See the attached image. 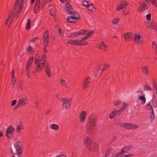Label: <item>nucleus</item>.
Here are the masks:
<instances>
[{
    "mask_svg": "<svg viewBox=\"0 0 157 157\" xmlns=\"http://www.w3.org/2000/svg\"><path fill=\"white\" fill-rule=\"evenodd\" d=\"M31 22V20L29 18L27 20V22L26 26V29L27 30H29L30 27V24Z\"/></svg>",
    "mask_w": 157,
    "mask_h": 157,
    "instance_id": "nucleus-34",
    "label": "nucleus"
},
{
    "mask_svg": "<svg viewBox=\"0 0 157 157\" xmlns=\"http://www.w3.org/2000/svg\"><path fill=\"white\" fill-rule=\"evenodd\" d=\"M143 74L146 76H148L149 75L148 66L147 65L143 66L141 67Z\"/></svg>",
    "mask_w": 157,
    "mask_h": 157,
    "instance_id": "nucleus-11",
    "label": "nucleus"
},
{
    "mask_svg": "<svg viewBox=\"0 0 157 157\" xmlns=\"http://www.w3.org/2000/svg\"><path fill=\"white\" fill-rule=\"evenodd\" d=\"M18 88L21 91L23 90V83L21 81L18 84Z\"/></svg>",
    "mask_w": 157,
    "mask_h": 157,
    "instance_id": "nucleus-39",
    "label": "nucleus"
},
{
    "mask_svg": "<svg viewBox=\"0 0 157 157\" xmlns=\"http://www.w3.org/2000/svg\"><path fill=\"white\" fill-rule=\"evenodd\" d=\"M46 56V54H44L41 56L40 64L43 65L44 66L45 72L49 78L51 77V75L50 73V66L48 62H45V57Z\"/></svg>",
    "mask_w": 157,
    "mask_h": 157,
    "instance_id": "nucleus-4",
    "label": "nucleus"
},
{
    "mask_svg": "<svg viewBox=\"0 0 157 157\" xmlns=\"http://www.w3.org/2000/svg\"><path fill=\"white\" fill-rule=\"evenodd\" d=\"M34 59L33 57H31L29 60L28 62L27 63L26 65V67L27 68H29L30 67L33 63Z\"/></svg>",
    "mask_w": 157,
    "mask_h": 157,
    "instance_id": "nucleus-26",
    "label": "nucleus"
},
{
    "mask_svg": "<svg viewBox=\"0 0 157 157\" xmlns=\"http://www.w3.org/2000/svg\"><path fill=\"white\" fill-rule=\"evenodd\" d=\"M43 40L44 42V44H48L49 42V36L48 30L46 31L44 34Z\"/></svg>",
    "mask_w": 157,
    "mask_h": 157,
    "instance_id": "nucleus-15",
    "label": "nucleus"
},
{
    "mask_svg": "<svg viewBox=\"0 0 157 157\" xmlns=\"http://www.w3.org/2000/svg\"><path fill=\"white\" fill-rule=\"evenodd\" d=\"M103 72V71H102L101 69L99 67L96 72L95 76L100 77Z\"/></svg>",
    "mask_w": 157,
    "mask_h": 157,
    "instance_id": "nucleus-27",
    "label": "nucleus"
},
{
    "mask_svg": "<svg viewBox=\"0 0 157 157\" xmlns=\"http://www.w3.org/2000/svg\"><path fill=\"white\" fill-rule=\"evenodd\" d=\"M86 113L85 111H82L81 112L79 115V119L81 122L83 123L86 121Z\"/></svg>",
    "mask_w": 157,
    "mask_h": 157,
    "instance_id": "nucleus-14",
    "label": "nucleus"
},
{
    "mask_svg": "<svg viewBox=\"0 0 157 157\" xmlns=\"http://www.w3.org/2000/svg\"><path fill=\"white\" fill-rule=\"evenodd\" d=\"M89 10L95 11L96 10V8L93 4H89L86 7Z\"/></svg>",
    "mask_w": 157,
    "mask_h": 157,
    "instance_id": "nucleus-30",
    "label": "nucleus"
},
{
    "mask_svg": "<svg viewBox=\"0 0 157 157\" xmlns=\"http://www.w3.org/2000/svg\"><path fill=\"white\" fill-rule=\"evenodd\" d=\"M12 78L11 79V82L12 83V84L13 85V86H14V84H15V81L16 80V78L13 77V78Z\"/></svg>",
    "mask_w": 157,
    "mask_h": 157,
    "instance_id": "nucleus-60",
    "label": "nucleus"
},
{
    "mask_svg": "<svg viewBox=\"0 0 157 157\" xmlns=\"http://www.w3.org/2000/svg\"><path fill=\"white\" fill-rule=\"evenodd\" d=\"M117 115V110L114 109L111 113L109 115V117L110 118L112 119L114 118Z\"/></svg>",
    "mask_w": 157,
    "mask_h": 157,
    "instance_id": "nucleus-29",
    "label": "nucleus"
},
{
    "mask_svg": "<svg viewBox=\"0 0 157 157\" xmlns=\"http://www.w3.org/2000/svg\"><path fill=\"white\" fill-rule=\"evenodd\" d=\"M121 4L123 7H124L127 6L128 4L126 2H122Z\"/></svg>",
    "mask_w": 157,
    "mask_h": 157,
    "instance_id": "nucleus-56",
    "label": "nucleus"
},
{
    "mask_svg": "<svg viewBox=\"0 0 157 157\" xmlns=\"http://www.w3.org/2000/svg\"><path fill=\"white\" fill-rule=\"evenodd\" d=\"M58 29H59V35L61 36H63V33L62 29L61 28L59 29V28Z\"/></svg>",
    "mask_w": 157,
    "mask_h": 157,
    "instance_id": "nucleus-63",
    "label": "nucleus"
},
{
    "mask_svg": "<svg viewBox=\"0 0 157 157\" xmlns=\"http://www.w3.org/2000/svg\"><path fill=\"white\" fill-rule=\"evenodd\" d=\"M35 63L36 64H40V57L38 56H36L35 57Z\"/></svg>",
    "mask_w": 157,
    "mask_h": 157,
    "instance_id": "nucleus-43",
    "label": "nucleus"
},
{
    "mask_svg": "<svg viewBox=\"0 0 157 157\" xmlns=\"http://www.w3.org/2000/svg\"><path fill=\"white\" fill-rule=\"evenodd\" d=\"M127 105L128 104H127L125 103V102H123V105L120 109L123 111L127 108Z\"/></svg>",
    "mask_w": 157,
    "mask_h": 157,
    "instance_id": "nucleus-45",
    "label": "nucleus"
},
{
    "mask_svg": "<svg viewBox=\"0 0 157 157\" xmlns=\"http://www.w3.org/2000/svg\"><path fill=\"white\" fill-rule=\"evenodd\" d=\"M50 128L56 130H57L59 129V127L58 125L55 124H52L50 126Z\"/></svg>",
    "mask_w": 157,
    "mask_h": 157,
    "instance_id": "nucleus-32",
    "label": "nucleus"
},
{
    "mask_svg": "<svg viewBox=\"0 0 157 157\" xmlns=\"http://www.w3.org/2000/svg\"><path fill=\"white\" fill-rule=\"evenodd\" d=\"M110 65L109 64H106L104 65V66L103 68L101 69L102 71H104L107 69L110 66Z\"/></svg>",
    "mask_w": 157,
    "mask_h": 157,
    "instance_id": "nucleus-38",
    "label": "nucleus"
},
{
    "mask_svg": "<svg viewBox=\"0 0 157 157\" xmlns=\"http://www.w3.org/2000/svg\"><path fill=\"white\" fill-rule=\"evenodd\" d=\"M61 101L63 102L62 105L63 109H69L71 105V98H64L62 99Z\"/></svg>",
    "mask_w": 157,
    "mask_h": 157,
    "instance_id": "nucleus-5",
    "label": "nucleus"
},
{
    "mask_svg": "<svg viewBox=\"0 0 157 157\" xmlns=\"http://www.w3.org/2000/svg\"><path fill=\"white\" fill-rule=\"evenodd\" d=\"M61 85L65 88H68L69 86L66 81L64 79H62L60 80Z\"/></svg>",
    "mask_w": 157,
    "mask_h": 157,
    "instance_id": "nucleus-28",
    "label": "nucleus"
},
{
    "mask_svg": "<svg viewBox=\"0 0 157 157\" xmlns=\"http://www.w3.org/2000/svg\"><path fill=\"white\" fill-rule=\"evenodd\" d=\"M44 67V66H43V65H41L40 64H37L36 67L34 68L33 71V73H35L39 71H41Z\"/></svg>",
    "mask_w": 157,
    "mask_h": 157,
    "instance_id": "nucleus-19",
    "label": "nucleus"
},
{
    "mask_svg": "<svg viewBox=\"0 0 157 157\" xmlns=\"http://www.w3.org/2000/svg\"><path fill=\"white\" fill-rule=\"evenodd\" d=\"M40 5V0H36L34 6V11L35 13H36L39 11V9Z\"/></svg>",
    "mask_w": 157,
    "mask_h": 157,
    "instance_id": "nucleus-16",
    "label": "nucleus"
},
{
    "mask_svg": "<svg viewBox=\"0 0 157 157\" xmlns=\"http://www.w3.org/2000/svg\"><path fill=\"white\" fill-rule=\"evenodd\" d=\"M33 50V48L30 46H29V47L27 49V51L29 52H31Z\"/></svg>",
    "mask_w": 157,
    "mask_h": 157,
    "instance_id": "nucleus-55",
    "label": "nucleus"
},
{
    "mask_svg": "<svg viewBox=\"0 0 157 157\" xmlns=\"http://www.w3.org/2000/svg\"><path fill=\"white\" fill-rule=\"evenodd\" d=\"M131 129H136L138 128V126L136 124H131Z\"/></svg>",
    "mask_w": 157,
    "mask_h": 157,
    "instance_id": "nucleus-48",
    "label": "nucleus"
},
{
    "mask_svg": "<svg viewBox=\"0 0 157 157\" xmlns=\"http://www.w3.org/2000/svg\"><path fill=\"white\" fill-rule=\"evenodd\" d=\"M146 26L150 29H154L157 31V23L154 21L147 22L146 23Z\"/></svg>",
    "mask_w": 157,
    "mask_h": 157,
    "instance_id": "nucleus-9",
    "label": "nucleus"
},
{
    "mask_svg": "<svg viewBox=\"0 0 157 157\" xmlns=\"http://www.w3.org/2000/svg\"><path fill=\"white\" fill-rule=\"evenodd\" d=\"M82 4L85 6L86 7V8L89 5L88 2H87L86 1L84 0L82 2Z\"/></svg>",
    "mask_w": 157,
    "mask_h": 157,
    "instance_id": "nucleus-49",
    "label": "nucleus"
},
{
    "mask_svg": "<svg viewBox=\"0 0 157 157\" xmlns=\"http://www.w3.org/2000/svg\"><path fill=\"white\" fill-rule=\"evenodd\" d=\"M94 31L93 30L91 32H89L86 35V36H85L84 38H82L81 40V41L82 42H87L86 41H84L85 40L87 39L89 37L91 36V35L94 33Z\"/></svg>",
    "mask_w": 157,
    "mask_h": 157,
    "instance_id": "nucleus-23",
    "label": "nucleus"
},
{
    "mask_svg": "<svg viewBox=\"0 0 157 157\" xmlns=\"http://www.w3.org/2000/svg\"><path fill=\"white\" fill-rule=\"evenodd\" d=\"M145 10H146V9L142 7V4L138 7V10L139 13Z\"/></svg>",
    "mask_w": 157,
    "mask_h": 157,
    "instance_id": "nucleus-37",
    "label": "nucleus"
},
{
    "mask_svg": "<svg viewBox=\"0 0 157 157\" xmlns=\"http://www.w3.org/2000/svg\"><path fill=\"white\" fill-rule=\"evenodd\" d=\"M150 113L151 115V119L152 121L154 119L155 117L153 109H152V111L150 112Z\"/></svg>",
    "mask_w": 157,
    "mask_h": 157,
    "instance_id": "nucleus-44",
    "label": "nucleus"
},
{
    "mask_svg": "<svg viewBox=\"0 0 157 157\" xmlns=\"http://www.w3.org/2000/svg\"><path fill=\"white\" fill-rule=\"evenodd\" d=\"M65 7L67 10L68 11L69 14H78V13L77 12L73 11L74 10L73 8L69 2H67L66 4Z\"/></svg>",
    "mask_w": 157,
    "mask_h": 157,
    "instance_id": "nucleus-8",
    "label": "nucleus"
},
{
    "mask_svg": "<svg viewBox=\"0 0 157 157\" xmlns=\"http://www.w3.org/2000/svg\"><path fill=\"white\" fill-rule=\"evenodd\" d=\"M72 35L73 37H75L78 35H80L81 33H80V32H75L73 33H72Z\"/></svg>",
    "mask_w": 157,
    "mask_h": 157,
    "instance_id": "nucleus-51",
    "label": "nucleus"
},
{
    "mask_svg": "<svg viewBox=\"0 0 157 157\" xmlns=\"http://www.w3.org/2000/svg\"><path fill=\"white\" fill-rule=\"evenodd\" d=\"M157 45L156 44V42L155 41H154L152 42V48L155 50H157Z\"/></svg>",
    "mask_w": 157,
    "mask_h": 157,
    "instance_id": "nucleus-46",
    "label": "nucleus"
},
{
    "mask_svg": "<svg viewBox=\"0 0 157 157\" xmlns=\"http://www.w3.org/2000/svg\"><path fill=\"white\" fill-rule=\"evenodd\" d=\"M153 87L154 89H155L156 90H157V86L156 82L154 81L153 82Z\"/></svg>",
    "mask_w": 157,
    "mask_h": 157,
    "instance_id": "nucleus-61",
    "label": "nucleus"
},
{
    "mask_svg": "<svg viewBox=\"0 0 157 157\" xmlns=\"http://www.w3.org/2000/svg\"><path fill=\"white\" fill-rule=\"evenodd\" d=\"M98 48L100 49L103 50L104 51H106L108 49V46L106 45L103 41H102L99 46H98Z\"/></svg>",
    "mask_w": 157,
    "mask_h": 157,
    "instance_id": "nucleus-20",
    "label": "nucleus"
},
{
    "mask_svg": "<svg viewBox=\"0 0 157 157\" xmlns=\"http://www.w3.org/2000/svg\"><path fill=\"white\" fill-rule=\"evenodd\" d=\"M92 142V141L91 138L87 136L85 137L84 139V143L87 148L89 147V146L91 145Z\"/></svg>",
    "mask_w": 157,
    "mask_h": 157,
    "instance_id": "nucleus-13",
    "label": "nucleus"
},
{
    "mask_svg": "<svg viewBox=\"0 0 157 157\" xmlns=\"http://www.w3.org/2000/svg\"><path fill=\"white\" fill-rule=\"evenodd\" d=\"M97 116L95 114L92 113L89 117L86 126L87 133L90 135L93 133L97 124Z\"/></svg>",
    "mask_w": 157,
    "mask_h": 157,
    "instance_id": "nucleus-1",
    "label": "nucleus"
},
{
    "mask_svg": "<svg viewBox=\"0 0 157 157\" xmlns=\"http://www.w3.org/2000/svg\"><path fill=\"white\" fill-rule=\"evenodd\" d=\"M124 9L123 12L124 14L126 15L129 13V10L128 8L126 7H124Z\"/></svg>",
    "mask_w": 157,
    "mask_h": 157,
    "instance_id": "nucleus-41",
    "label": "nucleus"
},
{
    "mask_svg": "<svg viewBox=\"0 0 157 157\" xmlns=\"http://www.w3.org/2000/svg\"><path fill=\"white\" fill-rule=\"evenodd\" d=\"M56 10L55 9H52L50 10V14L53 16L54 18L56 17Z\"/></svg>",
    "mask_w": 157,
    "mask_h": 157,
    "instance_id": "nucleus-33",
    "label": "nucleus"
},
{
    "mask_svg": "<svg viewBox=\"0 0 157 157\" xmlns=\"http://www.w3.org/2000/svg\"><path fill=\"white\" fill-rule=\"evenodd\" d=\"M48 44H44V48H43V52L45 54L48 52V50H47V47L48 46Z\"/></svg>",
    "mask_w": 157,
    "mask_h": 157,
    "instance_id": "nucleus-40",
    "label": "nucleus"
},
{
    "mask_svg": "<svg viewBox=\"0 0 157 157\" xmlns=\"http://www.w3.org/2000/svg\"><path fill=\"white\" fill-rule=\"evenodd\" d=\"M132 147V145H129L128 146H127L124 147L122 149V153H125L126 152L129 151L130 149Z\"/></svg>",
    "mask_w": 157,
    "mask_h": 157,
    "instance_id": "nucleus-25",
    "label": "nucleus"
},
{
    "mask_svg": "<svg viewBox=\"0 0 157 157\" xmlns=\"http://www.w3.org/2000/svg\"><path fill=\"white\" fill-rule=\"evenodd\" d=\"M26 75L28 78H30V76L29 73V68H26Z\"/></svg>",
    "mask_w": 157,
    "mask_h": 157,
    "instance_id": "nucleus-47",
    "label": "nucleus"
},
{
    "mask_svg": "<svg viewBox=\"0 0 157 157\" xmlns=\"http://www.w3.org/2000/svg\"><path fill=\"white\" fill-rule=\"evenodd\" d=\"M135 43L136 44H139L141 42V37L140 35H135L134 38Z\"/></svg>",
    "mask_w": 157,
    "mask_h": 157,
    "instance_id": "nucleus-21",
    "label": "nucleus"
},
{
    "mask_svg": "<svg viewBox=\"0 0 157 157\" xmlns=\"http://www.w3.org/2000/svg\"><path fill=\"white\" fill-rule=\"evenodd\" d=\"M123 38L125 41H130L132 39V33L131 32H128L123 34Z\"/></svg>",
    "mask_w": 157,
    "mask_h": 157,
    "instance_id": "nucleus-12",
    "label": "nucleus"
},
{
    "mask_svg": "<svg viewBox=\"0 0 157 157\" xmlns=\"http://www.w3.org/2000/svg\"><path fill=\"white\" fill-rule=\"evenodd\" d=\"M22 152V144L20 141L17 142L11 149V153L13 154L12 157H21Z\"/></svg>",
    "mask_w": 157,
    "mask_h": 157,
    "instance_id": "nucleus-2",
    "label": "nucleus"
},
{
    "mask_svg": "<svg viewBox=\"0 0 157 157\" xmlns=\"http://www.w3.org/2000/svg\"><path fill=\"white\" fill-rule=\"evenodd\" d=\"M15 15L14 14V13H12L10 14L9 15L8 18L6 19L5 22L6 25H7L8 24L9 21H10V19H11L9 22L8 27H10V25L12 23L13 21L14 17L15 16Z\"/></svg>",
    "mask_w": 157,
    "mask_h": 157,
    "instance_id": "nucleus-10",
    "label": "nucleus"
},
{
    "mask_svg": "<svg viewBox=\"0 0 157 157\" xmlns=\"http://www.w3.org/2000/svg\"><path fill=\"white\" fill-rule=\"evenodd\" d=\"M22 126L21 125H20L17 127V129L18 130L17 131L18 133H19L20 132V131L23 129V128H22Z\"/></svg>",
    "mask_w": 157,
    "mask_h": 157,
    "instance_id": "nucleus-53",
    "label": "nucleus"
},
{
    "mask_svg": "<svg viewBox=\"0 0 157 157\" xmlns=\"http://www.w3.org/2000/svg\"><path fill=\"white\" fill-rule=\"evenodd\" d=\"M139 99L140 100L142 101V104H144L145 103L146 99V98L144 96H140L139 97Z\"/></svg>",
    "mask_w": 157,
    "mask_h": 157,
    "instance_id": "nucleus-35",
    "label": "nucleus"
},
{
    "mask_svg": "<svg viewBox=\"0 0 157 157\" xmlns=\"http://www.w3.org/2000/svg\"><path fill=\"white\" fill-rule=\"evenodd\" d=\"M131 124L130 123H125L124 124V127L127 129H131Z\"/></svg>",
    "mask_w": 157,
    "mask_h": 157,
    "instance_id": "nucleus-42",
    "label": "nucleus"
},
{
    "mask_svg": "<svg viewBox=\"0 0 157 157\" xmlns=\"http://www.w3.org/2000/svg\"><path fill=\"white\" fill-rule=\"evenodd\" d=\"M15 128L11 125H10L7 128L6 134L12 133L14 131Z\"/></svg>",
    "mask_w": 157,
    "mask_h": 157,
    "instance_id": "nucleus-24",
    "label": "nucleus"
},
{
    "mask_svg": "<svg viewBox=\"0 0 157 157\" xmlns=\"http://www.w3.org/2000/svg\"><path fill=\"white\" fill-rule=\"evenodd\" d=\"M122 9H124V7H123L121 5V4L120 5H119L117 8V10L118 11H119L121 10Z\"/></svg>",
    "mask_w": 157,
    "mask_h": 157,
    "instance_id": "nucleus-64",
    "label": "nucleus"
},
{
    "mask_svg": "<svg viewBox=\"0 0 157 157\" xmlns=\"http://www.w3.org/2000/svg\"><path fill=\"white\" fill-rule=\"evenodd\" d=\"M81 33V35H87L89 32L88 30H82L79 31Z\"/></svg>",
    "mask_w": 157,
    "mask_h": 157,
    "instance_id": "nucleus-36",
    "label": "nucleus"
},
{
    "mask_svg": "<svg viewBox=\"0 0 157 157\" xmlns=\"http://www.w3.org/2000/svg\"><path fill=\"white\" fill-rule=\"evenodd\" d=\"M156 0H151V2L152 5L155 7H157V3L155 1Z\"/></svg>",
    "mask_w": 157,
    "mask_h": 157,
    "instance_id": "nucleus-52",
    "label": "nucleus"
},
{
    "mask_svg": "<svg viewBox=\"0 0 157 157\" xmlns=\"http://www.w3.org/2000/svg\"><path fill=\"white\" fill-rule=\"evenodd\" d=\"M18 103L20 106H24L28 103V101L26 98H21L19 100Z\"/></svg>",
    "mask_w": 157,
    "mask_h": 157,
    "instance_id": "nucleus-18",
    "label": "nucleus"
},
{
    "mask_svg": "<svg viewBox=\"0 0 157 157\" xmlns=\"http://www.w3.org/2000/svg\"><path fill=\"white\" fill-rule=\"evenodd\" d=\"M87 148L90 151L93 152L96 151L98 150L97 145L95 143L92 144H91L89 147H87Z\"/></svg>",
    "mask_w": 157,
    "mask_h": 157,
    "instance_id": "nucleus-17",
    "label": "nucleus"
},
{
    "mask_svg": "<svg viewBox=\"0 0 157 157\" xmlns=\"http://www.w3.org/2000/svg\"><path fill=\"white\" fill-rule=\"evenodd\" d=\"M151 13L148 14L146 16V18L148 21L150 20L151 19Z\"/></svg>",
    "mask_w": 157,
    "mask_h": 157,
    "instance_id": "nucleus-62",
    "label": "nucleus"
},
{
    "mask_svg": "<svg viewBox=\"0 0 157 157\" xmlns=\"http://www.w3.org/2000/svg\"><path fill=\"white\" fill-rule=\"evenodd\" d=\"M88 44L87 42H82L81 40H75L74 45L77 46L81 45H86Z\"/></svg>",
    "mask_w": 157,
    "mask_h": 157,
    "instance_id": "nucleus-22",
    "label": "nucleus"
},
{
    "mask_svg": "<svg viewBox=\"0 0 157 157\" xmlns=\"http://www.w3.org/2000/svg\"><path fill=\"white\" fill-rule=\"evenodd\" d=\"M91 81V79L89 77L86 78L83 80L82 83V89L83 90H84L90 87Z\"/></svg>",
    "mask_w": 157,
    "mask_h": 157,
    "instance_id": "nucleus-7",
    "label": "nucleus"
},
{
    "mask_svg": "<svg viewBox=\"0 0 157 157\" xmlns=\"http://www.w3.org/2000/svg\"><path fill=\"white\" fill-rule=\"evenodd\" d=\"M144 90H152V89L151 87L150 86L148 85V84L147 83H146L145 84L144 87Z\"/></svg>",
    "mask_w": 157,
    "mask_h": 157,
    "instance_id": "nucleus-31",
    "label": "nucleus"
},
{
    "mask_svg": "<svg viewBox=\"0 0 157 157\" xmlns=\"http://www.w3.org/2000/svg\"><path fill=\"white\" fill-rule=\"evenodd\" d=\"M20 0H16L13 7V12L14 14L16 16V17L17 18L19 16L20 13L22 10L23 7L25 4V0H21L20 4V6L17 9V7L19 5Z\"/></svg>",
    "mask_w": 157,
    "mask_h": 157,
    "instance_id": "nucleus-3",
    "label": "nucleus"
},
{
    "mask_svg": "<svg viewBox=\"0 0 157 157\" xmlns=\"http://www.w3.org/2000/svg\"><path fill=\"white\" fill-rule=\"evenodd\" d=\"M119 21V18H116L113 19V20L112 22L113 24H117Z\"/></svg>",
    "mask_w": 157,
    "mask_h": 157,
    "instance_id": "nucleus-59",
    "label": "nucleus"
},
{
    "mask_svg": "<svg viewBox=\"0 0 157 157\" xmlns=\"http://www.w3.org/2000/svg\"><path fill=\"white\" fill-rule=\"evenodd\" d=\"M71 15L72 16H68L67 19V21L68 23H75L77 22V19L80 20L81 19V17L79 16L78 14Z\"/></svg>",
    "mask_w": 157,
    "mask_h": 157,
    "instance_id": "nucleus-6",
    "label": "nucleus"
},
{
    "mask_svg": "<svg viewBox=\"0 0 157 157\" xmlns=\"http://www.w3.org/2000/svg\"><path fill=\"white\" fill-rule=\"evenodd\" d=\"M152 102L151 104L154 107H157V104L154 101V100L153 99L150 102Z\"/></svg>",
    "mask_w": 157,
    "mask_h": 157,
    "instance_id": "nucleus-57",
    "label": "nucleus"
},
{
    "mask_svg": "<svg viewBox=\"0 0 157 157\" xmlns=\"http://www.w3.org/2000/svg\"><path fill=\"white\" fill-rule=\"evenodd\" d=\"M142 7H144V8H145L146 9H147L148 8V6H147V3H146L145 2H143V3L142 4Z\"/></svg>",
    "mask_w": 157,
    "mask_h": 157,
    "instance_id": "nucleus-58",
    "label": "nucleus"
},
{
    "mask_svg": "<svg viewBox=\"0 0 157 157\" xmlns=\"http://www.w3.org/2000/svg\"><path fill=\"white\" fill-rule=\"evenodd\" d=\"M121 103V101L120 100H117L116 101H114V105L115 106H117L118 105H119Z\"/></svg>",
    "mask_w": 157,
    "mask_h": 157,
    "instance_id": "nucleus-50",
    "label": "nucleus"
},
{
    "mask_svg": "<svg viewBox=\"0 0 157 157\" xmlns=\"http://www.w3.org/2000/svg\"><path fill=\"white\" fill-rule=\"evenodd\" d=\"M147 109H151V111H152V109H153L150 103H148L147 104Z\"/></svg>",
    "mask_w": 157,
    "mask_h": 157,
    "instance_id": "nucleus-54",
    "label": "nucleus"
}]
</instances>
